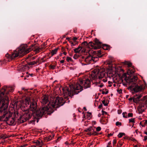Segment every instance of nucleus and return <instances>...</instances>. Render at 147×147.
Here are the masks:
<instances>
[{
  "mask_svg": "<svg viewBox=\"0 0 147 147\" xmlns=\"http://www.w3.org/2000/svg\"><path fill=\"white\" fill-rule=\"evenodd\" d=\"M91 81L89 79L84 78L80 79V84L71 85L69 86L70 90L67 86L62 88V90L65 97L68 96L71 97L74 94H77L83 90V88L86 89L90 88L91 85Z\"/></svg>",
  "mask_w": 147,
  "mask_h": 147,
  "instance_id": "1",
  "label": "nucleus"
},
{
  "mask_svg": "<svg viewBox=\"0 0 147 147\" xmlns=\"http://www.w3.org/2000/svg\"><path fill=\"white\" fill-rule=\"evenodd\" d=\"M65 101L62 97H57L53 100H51L46 107H42L41 109L37 110L33 113L34 116L38 119L40 118L43 115L47 113L48 114L53 113L54 111V109L57 108L62 106L64 104Z\"/></svg>",
  "mask_w": 147,
  "mask_h": 147,
  "instance_id": "2",
  "label": "nucleus"
},
{
  "mask_svg": "<svg viewBox=\"0 0 147 147\" xmlns=\"http://www.w3.org/2000/svg\"><path fill=\"white\" fill-rule=\"evenodd\" d=\"M33 49L32 47H28L26 45H23L21 46L18 51V53H14L11 55L9 57L11 59H14L19 56H21L25 54L28 53Z\"/></svg>",
  "mask_w": 147,
  "mask_h": 147,
  "instance_id": "3",
  "label": "nucleus"
},
{
  "mask_svg": "<svg viewBox=\"0 0 147 147\" xmlns=\"http://www.w3.org/2000/svg\"><path fill=\"white\" fill-rule=\"evenodd\" d=\"M106 72L104 69L99 70L98 69H94L92 72L91 76L93 80H96L98 78L100 79L105 76Z\"/></svg>",
  "mask_w": 147,
  "mask_h": 147,
  "instance_id": "4",
  "label": "nucleus"
},
{
  "mask_svg": "<svg viewBox=\"0 0 147 147\" xmlns=\"http://www.w3.org/2000/svg\"><path fill=\"white\" fill-rule=\"evenodd\" d=\"M20 102L21 106H24V107L25 106L27 107L28 105H29L30 103V105L29 106V107H30V111L32 112L34 111L36 109V103L34 101L31 102L30 101V99L29 98H26L25 100H22Z\"/></svg>",
  "mask_w": 147,
  "mask_h": 147,
  "instance_id": "5",
  "label": "nucleus"
},
{
  "mask_svg": "<svg viewBox=\"0 0 147 147\" xmlns=\"http://www.w3.org/2000/svg\"><path fill=\"white\" fill-rule=\"evenodd\" d=\"M2 106H1L0 111L1 113H3V118L5 117V120L7 121L8 123H10L9 124L12 125L14 122V119L13 118H11L12 115V113L10 111H7V108L6 110H2Z\"/></svg>",
  "mask_w": 147,
  "mask_h": 147,
  "instance_id": "6",
  "label": "nucleus"
},
{
  "mask_svg": "<svg viewBox=\"0 0 147 147\" xmlns=\"http://www.w3.org/2000/svg\"><path fill=\"white\" fill-rule=\"evenodd\" d=\"M32 113L29 110H26L24 112L23 115L21 117L22 122L28 120L32 116Z\"/></svg>",
  "mask_w": 147,
  "mask_h": 147,
  "instance_id": "7",
  "label": "nucleus"
},
{
  "mask_svg": "<svg viewBox=\"0 0 147 147\" xmlns=\"http://www.w3.org/2000/svg\"><path fill=\"white\" fill-rule=\"evenodd\" d=\"M129 89L131 90H133L134 92H137L142 91L143 89V86L142 85H138L136 84L134 85L130 86Z\"/></svg>",
  "mask_w": 147,
  "mask_h": 147,
  "instance_id": "8",
  "label": "nucleus"
},
{
  "mask_svg": "<svg viewBox=\"0 0 147 147\" xmlns=\"http://www.w3.org/2000/svg\"><path fill=\"white\" fill-rule=\"evenodd\" d=\"M138 79V78L135 76H134L132 77V78H129L128 80L129 84V85L131 84L130 86L136 84L135 83V82L137 81Z\"/></svg>",
  "mask_w": 147,
  "mask_h": 147,
  "instance_id": "9",
  "label": "nucleus"
},
{
  "mask_svg": "<svg viewBox=\"0 0 147 147\" xmlns=\"http://www.w3.org/2000/svg\"><path fill=\"white\" fill-rule=\"evenodd\" d=\"M82 60H84L86 63L87 64H90L92 62V56L90 55H89L85 58L84 57H82Z\"/></svg>",
  "mask_w": 147,
  "mask_h": 147,
  "instance_id": "10",
  "label": "nucleus"
},
{
  "mask_svg": "<svg viewBox=\"0 0 147 147\" xmlns=\"http://www.w3.org/2000/svg\"><path fill=\"white\" fill-rule=\"evenodd\" d=\"M34 143L36 144L32 146L31 147H41L43 144L42 141L40 140L36 141Z\"/></svg>",
  "mask_w": 147,
  "mask_h": 147,
  "instance_id": "11",
  "label": "nucleus"
},
{
  "mask_svg": "<svg viewBox=\"0 0 147 147\" xmlns=\"http://www.w3.org/2000/svg\"><path fill=\"white\" fill-rule=\"evenodd\" d=\"M48 101V98L47 96L44 95L42 97L41 103L43 104H45Z\"/></svg>",
  "mask_w": 147,
  "mask_h": 147,
  "instance_id": "12",
  "label": "nucleus"
},
{
  "mask_svg": "<svg viewBox=\"0 0 147 147\" xmlns=\"http://www.w3.org/2000/svg\"><path fill=\"white\" fill-rule=\"evenodd\" d=\"M144 105L143 104L140 105L138 108V113L142 114L144 111Z\"/></svg>",
  "mask_w": 147,
  "mask_h": 147,
  "instance_id": "13",
  "label": "nucleus"
},
{
  "mask_svg": "<svg viewBox=\"0 0 147 147\" xmlns=\"http://www.w3.org/2000/svg\"><path fill=\"white\" fill-rule=\"evenodd\" d=\"M27 67V66L25 65H20L18 67V70L21 71L25 70Z\"/></svg>",
  "mask_w": 147,
  "mask_h": 147,
  "instance_id": "14",
  "label": "nucleus"
},
{
  "mask_svg": "<svg viewBox=\"0 0 147 147\" xmlns=\"http://www.w3.org/2000/svg\"><path fill=\"white\" fill-rule=\"evenodd\" d=\"M82 47H78L74 49L75 52L76 53H78L80 52L82 49Z\"/></svg>",
  "mask_w": 147,
  "mask_h": 147,
  "instance_id": "15",
  "label": "nucleus"
},
{
  "mask_svg": "<svg viewBox=\"0 0 147 147\" xmlns=\"http://www.w3.org/2000/svg\"><path fill=\"white\" fill-rule=\"evenodd\" d=\"M92 62H96L98 60V58L96 57H93L92 56Z\"/></svg>",
  "mask_w": 147,
  "mask_h": 147,
  "instance_id": "16",
  "label": "nucleus"
},
{
  "mask_svg": "<svg viewBox=\"0 0 147 147\" xmlns=\"http://www.w3.org/2000/svg\"><path fill=\"white\" fill-rule=\"evenodd\" d=\"M58 49V48H56L54 50H52V51L51 52V54L52 56L56 53Z\"/></svg>",
  "mask_w": 147,
  "mask_h": 147,
  "instance_id": "17",
  "label": "nucleus"
},
{
  "mask_svg": "<svg viewBox=\"0 0 147 147\" xmlns=\"http://www.w3.org/2000/svg\"><path fill=\"white\" fill-rule=\"evenodd\" d=\"M125 64L127 65L129 67H131L132 66V64L131 63L126 61H125L123 62Z\"/></svg>",
  "mask_w": 147,
  "mask_h": 147,
  "instance_id": "18",
  "label": "nucleus"
},
{
  "mask_svg": "<svg viewBox=\"0 0 147 147\" xmlns=\"http://www.w3.org/2000/svg\"><path fill=\"white\" fill-rule=\"evenodd\" d=\"M34 48H35L34 51L36 52H39L40 50V48L38 47H34Z\"/></svg>",
  "mask_w": 147,
  "mask_h": 147,
  "instance_id": "19",
  "label": "nucleus"
},
{
  "mask_svg": "<svg viewBox=\"0 0 147 147\" xmlns=\"http://www.w3.org/2000/svg\"><path fill=\"white\" fill-rule=\"evenodd\" d=\"M142 96V95L140 94V95L136 94L135 96L134 97L135 98H137L138 99H139Z\"/></svg>",
  "mask_w": 147,
  "mask_h": 147,
  "instance_id": "20",
  "label": "nucleus"
},
{
  "mask_svg": "<svg viewBox=\"0 0 147 147\" xmlns=\"http://www.w3.org/2000/svg\"><path fill=\"white\" fill-rule=\"evenodd\" d=\"M112 62L111 61L109 60H107L105 62V64L110 65L111 64Z\"/></svg>",
  "mask_w": 147,
  "mask_h": 147,
  "instance_id": "21",
  "label": "nucleus"
},
{
  "mask_svg": "<svg viewBox=\"0 0 147 147\" xmlns=\"http://www.w3.org/2000/svg\"><path fill=\"white\" fill-rule=\"evenodd\" d=\"M95 43L97 45H101V43L99 41V40L97 39H96L95 40Z\"/></svg>",
  "mask_w": 147,
  "mask_h": 147,
  "instance_id": "22",
  "label": "nucleus"
},
{
  "mask_svg": "<svg viewBox=\"0 0 147 147\" xmlns=\"http://www.w3.org/2000/svg\"><path fill=\"white\" fill-rule=\"evenodd\" d=\"M52 139V137L51 136H49L48 137L46 138V140H47V141H49Z\"/></svg>",
  "mask_w": 147,
  "mask_h": 147,
  "instance_id": "23",
  "label": "nucleus"
},
{
  "mask_svg": "<svg viewBox=\"0 0 147 147\" xmlns=\"http://www.w3.org/2000/svg\"><path fill=\"white\" fill-rule=\"evenodd\" d=\"M93 130L92 128V127H91L88 128V129H86L85 130V131L88 132L92 131Z\"/></svg>",
  "mask_w": 147,
  "mask_h": 147,
  "instance_id": "24",
  "label": "nucleus"
},
{
  "mask_svg": "<svg viewBox=\"0 0 147 147\" xmlns=\"http://www.w3.org/2000/svg\"><path fill=\"white\" fill-rule=\"evenodd\" d=\"M125 135V134L123 133H120L118 134V137L120 138L123 136V135Z\"/></svg>",
  "mask_w": 147,
  "mask_h": 147,
  "instance_id": "25",
  "label": "nucleus"
},
{
  "mask_svg": "<svg viewBox=\"0 0 147 147\" xmlns=\"http://www.w3.org/2000/svg\"><path fill=\"white\" fill-rule=\"evenodd\" d=\"M66 60L68 62L72 61L71 58L70 57H67V58Z\"/></svg>",
  "mask_w": 147,
  "mask_h": 147,
  "instance_id": "26",
  "label": "nucleus"
},
{
  "mask_svg": "<svg viewBox=\"0 0 147 147\" xmlns=\"http://www.w3.org/2000/svg\"><path fill=\"white\" fill-rule=\"evenodd\" d=\"M129 122L130 123H134L135 118H131L129 119Z\"/></svg>",
  "mask_w": 147,
  "mask_h": 147,
  "instance_id": "27",
  "label": "nucleus"
},
{
  "mask_svg": "<svg viewBox=\"0 0 147 147\" xmlns=\"http://www.w3.org/2000/svg\"><path fill=\"white\" fill-rule=\"evenodd\" d=\"M122 115H123V117L124 118H127V113L126 112H123L122 113Z\"/></svg>",
  "mask_w": 147,
  "mask_h": 147,
  "instance_id": "28",
  "label": "nucleus"
},
{
  "mask_svg": "<svg viewBox=\"0 0 147 147\" xmlns=\"http://www.w3.org/2000/svg\"><path fill=\"white\" fill-rule=\"evenodd\" d=\"M37 62V61H33L32 62H30L29 64L30 65H34L35 64H36Z\"/></svg>",
  "mask_w": 147,
  "mask_h": 147,
  "instance_id": "29",
  "label": "nucleus"
},
{
  "mask_svg": "<svg viewBox=\"0 0 147 147\" xmlns=\"http://www.w3.org/2000/svg\"><path fill=\"white\" fill-rule=\"evenodd\" d=\"M147 99V96H144L142 98V100L143 101H145Z\"/></svg>",
  "mask_w": 147,
  "mask_h": 147,
  "instance_id": "30",
  "label": "nucleus"
},
{
  "mask_svg": "<svg viewBox=\"0 0 147 147\" xmlns=\"http://www.w3.org/2000/svg\"><path fill=\"white\" fill-rule=\"evenodd\" d=\"M133 114L132 113H128L127 117H133Z\"/></svg>",
  "mask_w": 147,
  "mask_h": 147,
  "instance_id": "31",
  "label": "nucleus"
},
{
  "mask_svg": "<svg viewBox=\"0 0 147 147\" xmlns=\"http://www.w3.org/2000/svg\"><path fill=\"white\" fill-rule=\"evenodd\" d=\"M102 103L104 104L105 106H106L107 105V104L105 103V100H104L102 101Z\"/></svg>",
  "mask_w": 147,
  "mask_h": 147,
  "instance_id": "32",
  "label": "nucleus"
},
{
  "mask_svg": "<svg viewBox=\"0 0 147 147\" xmlns=\"http://www.w3.org/2000/svg\"><path fill=\"white\" fill-rule=\"evenodd\" d=\"M101 128L100 127H98L96 128V130L97 131H99L101 130Z\"/></svg>",
  "mask_w": 147,
  "mask_h": 147,
  "instance_id": "33",
  "label": "nucleus"
},
{
  "mask_svg": "<svg viewBox=\"0 0 147 147\" xmlns=\"http://www.w3.org/2000/svg\"><path fill=\"white\" fill-rule=\"evenodd\" d=\"M50 67L51 69H55V65H50Z\"/></svg>",
  "mask_w": 147,
  "mask_h": 147,
  "instance_id": "34",
  "label": "nucleus"
},
{
  "mask_svg": "<svg viewBox=\"0 0 147 147\" xmlns=\"http://www.w3.org/2000/svg\"><path fill=\"white\" fill-rule=\"evenodd\" d=\"M116 125L117 126H118L119 125H121V123L118 121H117L116 123Z\"/></svg>",
  "mask_w": 147,
  "mask_h": 147,
  "instance_id": "35",
  "label": "nucleus"
},
{
  "mask_svg": "<svg viewBox=\"0 0 147 147\" xmlns=\"http://www.w3.org/2000/svg\"><path fill=\"white\" fill-rule=\"evenodd\" d=\"M78 57V55H77L76 54H75L73 57L75 59H76Z\"/></svg>",
  "mask_w": 147,
  "mask_h": 147,
  "instance_id": "36",
  "label": "nucleus"
},
{
  "mask_svg": "<svg viewBox=\"0 0 147 147\" xmlns=\"http://www.w3.org/2000/svg\"><path fill=\"white\" fill-rule=\"evenodd\" d=\"M117 92L119 94L122 93V90L121 89H118L117 90Z\"/></svg>",
  "mask_w": 147,
  "mask_h": 147,
  "instance_id": "37",
  "label": "nucleus"
},
{
  "mask_svg": "<svg viewBox=\"0 0 147 147\" xmlns=\"http://www.w3.org/2000/svg\"><path fill=\"white\" fill-rule=\"evenodd\" d=\"M116 143V140H114L113 141V145H114Z\"/></svg>",
  "mask_w": 147,
  "mask_h": 147,
  "instance_id": "38",
  "label": "nucleus"
},
{
  "mask_svg": "<svg viewBox=\"0 0 147 147\" xmlns=\"http://www.w3.org/2000/svg\"><path fill=\"white\" fill-rule=\"evenodd\" d=\"M88 44V43L87 42L85 41L82 43V45H86Z\"/></svg>",
  "mask_w": 147,
  "mask_h": 147,
  "instance_id": "39",
  "label": "nucleus"
},
{
  "mask_svg": "<svg viewBox=\"0 0 147 147\" xmlns=\"http://www.w3.org/2000/svg\"><path fill=\"white\" fill-rule=\"evenodd\" d=\"M87 134L88 135H94V133H91V132H89L87 133Z\"/></svg>",
  "mask_w": 147,
  "mask_h": 147,
  "instance_id": "40",
  "label": "nucleus"
},
{
  "mask_svg": "<svg viewBox=\"0 0 147 147\" xmlns=\"http://www.w3.org/2000/svg\"><path fill=\"white\" fill-rule=\"evenodd\" d=\"M103 81L104 82H106L107 81V80L106 79V78L104 79L103 80Z\"/></svg>",
  "mask_w": 147,
  "mask_h": 147,
  "instance_id": "41",
  "label": "nucleus"
},
{
  "mask_svg": "<svg viewBox=\"0 0 147 147\" xmlns=\"http://www.w3.org/2000/svg\"><path fill=\"white\" fill-rule=\"evenodd\" d=\"M147 140V136H145L144 137V140Z\"/></svg>",
  "mask_w": 147,
  "mask_h": 147,
  "instance_id": "42",
  "label": "nucleus"
},
{
  "mask_svg": "<svg viewBox=\"0 0 147 147\" xmlns=\"http://www.w3.org/2000/svg\"><path fill=\"white\" fill-rule=\"evenodd\" d=\"M145 121L144 122V124L146 125V124L147 123V120H144Z\"/></svg>",
  "mask_w": 147,
  "mask_h": 147,
  "instance_id": "43",
  "label": "nucleus"
},
{
  "mask_svg": "<svg viewBox=\"0 0 147 147\" xmlns=\"http://www.w3.org/2000/svg\"><path fill=\"white\" fill-rule=\"evenodd\" d=\"M64 62V60H63L60 61V63H63Z\"/></svg>",
  "mask_w": 147,
  "mask_h": 147,
  "instance_id": "44",
  "label": "nucleus"
},
{
  "mask_svg": "<svg viewBox=\"0 0 147 147\" xmlns=\"http://www.w3.org/2000/svg\"><path fill=\"white\" fill-rule=\"evenodd\" d=\"M77 38L76 37H75L74 38H73V40L74 41L76 40H77Z\"/></svg>",
  "mask_w": 147,
  "mask_h": 147,
  "instance_id": "45",
  "label": "nucleus"
},
{
  "mask_svg": "<svg viewBox=\"0 0 147 147\" xmlns=\"http://www.w3.org/2000/svg\"><path fill=\"white\" fill-rule=\"evenodd\" d=\"M103 85H98V86L99 87H100L102 88L103 86Z\"/></svg>",
  "mask_w": 147,
  "mask_h": 147,
  "instance_id": "46",
  "label": "nucleus"
},
{
  "mask_svg": "<svg viewBox=\"0 0 147 147\" xmlns=\"http://www.w3.org/2000/svg\"><path fill=\"white\" fill-rule=\"evenodd\" d=\"M108 93V91H106L105 93V94H107Z\"/></svg>",
  "mask_w": 147,
  "mask_h": 147,
  "instance_id": "47",
  "label": "nucleus"
},
{
  "mask_svg": "<svg viewBox=\"0 0 147 147\" xmlns=\"http://www.w3.org/2000/svg\"><path fill=\"white\" fill-rule=\"evenodd\" d=\"M144 103L145 104H147V99H146V100L144 102Z\"/></svg>",
  "mask_w": 147,
  "mask_h": 147,
  "instance_id": "48",
  "label": "nucleus"
},
{
  "mask_svg": "<svg viewBox=\"0 0 147 147\" xmlns=\"http://www.w3.org/2000/svg\"><path fill=\"white\" fill-rule=\"evenodd\" d=\"M102 105H100L98 107L99 108H100L102 107Z\"/></svg>",
  "mask_w": 147,
  "mask_h": 147,
  "instance_id": "49",
  "label": "nucleus"
},
{
  "mask_svg": "<svg viewBox=\"0 0 147 147\" xmlns=\"http://www.w3.org/2000/svg\"><path fill=\"white\" fill-rule=\"evenodd\" d=\"M144 133L147 135V131H146L144 132Z\"/></svg>",
  "mask_w": 147,
  "mask_h": 147,
  "instance_id": "50",
  "label": "nucleus"
},
{
  "mask_svg": "<svg viewBox=\"0 0 147 147\" xmlns=\"http://www.w3.org/2000/svg\"><path fill=\"white\" fill-rule=\"evenodd\" d=\"M103 114H106L107 113L105 111H103Z\"/></svg>",
  "mask_w": 147,
  "mask_h": 147,
  "instance_id": "51",
  "label": "nucleus"
},
{
  "mask_svg": "<svg viewBox=\"0 0 147 147\" xmlns=\"http://www.w3.org/2000/svg\"><path fill=\"white\" fill-rule=\"evenodd\" d=\"M111 144V142H109L108 143V145H110Z\"/></svg>",
  "mask_w": 147,
  "mask_h": 147,
  "instance_id": "52",
  "label": "nucleus"
},
{
  "mask_svg": "<svg viewBox=\"0 0 147 147\" xmlns=\"http://www.w3.org/2000/svg\"><path fill=\"white\" fill-rule=\"evenodd\" d=\"M63 54H64V55H66V53H66V52H63Z\"/></svg>",
  "mask_w": 147,
  "mask_h": 147,
  "instance_id": "53",
  "label": "nucleus"
},
{
  "mask_svg": "<svg viewBox=\"0 0 147 147\" xmlns=\"http://www.w3.org/2000/svg\"><path fill=\"white\" fill-rule=\"evenodd\" d=\"M71 45H71V46H74V44L72 42V43H71Z\"/></svg>",
  "mask_w": 147,
  "mask_h": 147,
  "instance_id": "54",
  "label": "nucleus"
},
{
  "mask_svg": "<svg viewBox=\"0 0 147 147\" xmlns=\"http://www.w3.org/2000/svg\"><path fill=\"white\" fill-rule=\"evenodd\" d=\"M105 92L103 91L102 92V94H105Z\"/></svg>",
  "mask_w": 147,
  "mask_h": 147,
  "instance_id": "55",
  "label": "nucleus"
},
{
  "mask_svg": "<svg viewBox=\"0 0 147 147\" xmlns=\"http://www.w3.org/2000/svg\"><path fill=\"white\" fill-rule=\"evenodd\" d=\"M2 138H3V139H5V138H6V137H4L3 136H2Z\"/></svg>",
  "mask_w": 147,
  "mask_h": 147,
  "instance_id": "56",
  "label": "nucleus"
},
{
  "mask_svg": "<svg viewBox=\"0 0 147 147\" xmlns=\"http://www.w3.org/2000/svg\"><path fill=\"white\" fill-rule=\"evenodd\" d=\"M112 135L111 134H110L108 135L109 136H112Z\"/></svg>",
  "mask_w": 147,
  "mask_h": 147,
  "instance_id": "57",
  "label": "nucleus"
},
{
  "mask_svg": "<svg viewBox=\"0 0 147 147\" xmlns=\"http://www.w3.org/2000/svg\"><path fill=\"white\" fill-rule=\"evenodd\" d=\"M54 136H55V135L53 134V135H52V138H53V137H54Z\"/></svg>",
  "mask_w": 147,
  "mask_h": 147,
  "instance_id": "58",
  "label": "nucleus"
},
{
  "mask_svg": "<svg viewBox=\"0 0 147 147\" xmlns=\"http://www.w3.org/2000/svg\"><path fill=\"white\" fill-rule=\"evenodd\" d=\"M132 100V98H129V100Z\"/></svg>",
  "mask_w": 147,
  "mask_h": 147,
  "instance_id": "59",
  "label": "nucleus"
},
{
  "mask_svg": "<svg viewBox=\"0 0 147 147\" xmlns=\"http://www.w3.org/2000/svg\"><path fill=\"white\" fill-rule=\"evenodd\" d=\"M108 83H109V84H110L111 83H112V82H111L109 81H108Z\"/></svg>",
  "mask_w": 147,
  "mask_h": 147,
  "instance_id": "60",
  "label": "nucleus"
},
{
  "mask_svg": "<svg viewBox=\"0 0 147 147\" xmlns=\"http://www.w3.org/2000/svg\"><path fill=\"white\" fill-rule=\"evenodd\" d=\"M33 74H30V76H33Z\"/></svg>",
  "mask_w": 147,
  "mask_h": 147,
  "instance_id": "61",
  "label": "nucleus"
},
{
  "mask_svg": "<svg viewBox=\"0 0 147 147\" xmlns=\"http://www.w3.org/2000/svg\"><path fill=\"white\" fill-rule=\"evenodd\" d=\"M32 59H35V57H32Z\"/></svg>",
  "mask_w": 147,
  "mask_h": 147,
  "instance_id": "62",
  "label": "nucleus"
},
{
  "mask_svg": "<svg viewBox=\"0 0 147 147\" xmlns=\"http://www.w3.org/2000/svg\"><path fill=\"white\" fill-rule=\"evenodd\" d=\"M84 109H85V110H86V108H85L84 107Z\"/></svg>",
  "mask_w": 147,
  "mask_h": 147,
  "instance_id": "63",
  "label": "nucleus"
},
{
  "mask_svg": "<svg viewBox=\"0 0 147 147\" xmlns=\"http://www.w3.org/2000/svg\"><path fill=\"white\" fill-rule=\"evenodd\" d=\"M34 47V45H32L31 46V47Z\"/></svg>",
  "mask_w": 147,
  "mask_h": 147,
  "instance_id": "64",
  "label": "nucleus"
}]
</instances>
